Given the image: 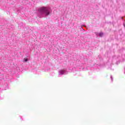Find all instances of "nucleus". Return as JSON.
Returning <instances> with one entry per match:
<instances>
[{"label": "nucleus", "instance_id": "f257e3e1", "mask_svg": "<svg viewBox=\"0 0 125 125\" xmlns=\"http://www.w3.org/2000/svg\"><path fill=\"white\" fill-rule=\"evenodd\" d=\"M51 12V9L49 7H41L38 8L37 13L39 18H42V17H46L50 14Z\"/></svg>", "mask_w": 125, "mask_h": 125}, {"label": "nucleus", "instance_id": "39448f33", "mask_svg": "<svg viewBox=\"0 0 125 125\" xmlns=\"http://www.w3.org/2000/svg\"><path fill=\"white\" fill-rule=\"evenodd\" d=\"M28 60H29L27 58H24L23 60V62H28Z\"/></svg>", "mask_w": 125, "mask_h": 125}, {"label": "nucleus", "instance_id": "7ed1b4c3", "mask_svg": "<svg viewBox=\"0 0 125 125\" xmlns=\"http://www.w3.org/2000/svg\"><path fill=\"white\" fill-rule=\"evenodd\" d=\"M110 60H108V62H107V66L108 67V69L109 70H111L112 71H114V68H111V67H112V65H113L112 63H110Z\"/></svg>", "mask_w": 125, "mask_h": 125}, {"label": "nucleus", "instance_id": "f03ea898", "mask_svg": "<svg viewBox=\"0 0 125 125\" xmlns=\"http://www.w3.org/2000/svg\"><path fill=\"white\" fill-rule=\"evenodd\" d=\"M68 71L65 70H61L59 71V77H61L62 75H67Z\"/></svg>", "mask_w": 125, "mask_h": 125}, {"label": "nucleus", "instance_id": "6e6552de", "mask_svg": "<svg viewBox=\"0 0 125 125\" xmlns=\"http://www.w3.org/2000/svg\"><path fill=\"white\" fill-rule=\"evenodd\" d=\"M20 118H21V121H23V119H22V116H20Z\"/></svg>", "mask_w": 125, "mask_h": 125}, {"label": "nucleus", "instance_id": "423d86ee", "mask_svg": "<svg viewBox=\"0 0 125 125\" xmlns=\"http://www.w3.org/2000/svg\"><path fill=\"white\" fill-rule=\"evenodd\" d=\"M99 35L100 36V37H103V33L102 32H101L99 33Z\"/></svg>", "mask_w": 125, "mask_h": 125}, {"label": "nucleus", "instance_id": "0eeeda50", "mask_svg": "<svg viewBox=\"0 0 125 125\" xmlns=\"http://www.w3.org/2000/svg\"><path fill=\"white\" fill-rule=\"evenodd\" d=\"M110 79L111 80V82H113V76H112V75L110 76Z\"/></svg>", "mask_w": 125, "mask_h": 125}, {"label": "nucleus", "instance_id": "20e7f679", "mask_svg": "<svg viewBox=\"0 0 125 125\" xmlns=\"http://www.w3.org/2000/svg\"><path fill=\"white\" fill-rule=\"evenodd\" d=\"M121 56H114L112 57V59L113 60H120V62H122V60H121Z\"/></svg>", "mask_w": 125, "mask_h": 125}]
</instances>
